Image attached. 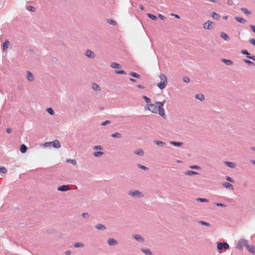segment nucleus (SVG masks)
<instances>
[{
  "instance_id": "nucleus-26",
  "label": "nucleus",
  "mask_w": 255,
  "mask_h": 255,
  "mask_svg": "<svg viewBox=\"0 0 255 255\" xmlns=\"http://www.w3.org/2000/svg\"><path fill=\"white\" fill-rule=\"evenodd\" d=\"M184 174L185 175L191 176V175H193L198 174V173H197V172L192 171V170H188V171H185L184 172Z\"/></svg>"
},
{
  "instance_id": "nucleus-56",
  "label": "nucleus",
  "mask_w": 255,
  "mask_h": 255,
  "mask_svg": "<svg viewBox=\"0 0 255 255\" xmlns=\"http://www.w3.org/2000/svg\"><path fill=\"white\" fill-rule=\"evenodd\" d=\"M93 149L95 150H98V149L101 150V149H102V147L100 145H95L93 147Z\"/></svg>"
},
{
  "instance_id": "nucleus-53",
  "label": "nucleus",
  "mask_w": 255,
  "mask_h": 255,
  "mask_svg": "<svg viewBox=\"0 0 255 255\" xmlns=\"http://www.w3.org/2000/svg\"><path fill=\"white\" fill-rule=\"evenodd\" d=\"M215 205L218 207H225L226 205L225 204L219 203H216Z\"/></svg>"
},
{
  "instance_id": "nucleus-38",
  "label": "nucleus",
  "mask_w": 255,
  "mask_h": 255,
  "mask_svg": "<svg viewBox=\"0 0 255 255\" xmlns=\"http://www.w3.org/2000/svg\"><path fill=\"white\" fill-rule=\"evenodd\" d=\"M147 15L148 17H149L150 18H151V19H153L154 20H156L157 19V17L155 15H154L151 13H147Z\"/></svg>"
},
{
  "instance_id": "nucleus-23",
  "label": "nucleus",
  "mask_w": 255,
  "mask_h": 255,
  "mask_svg": "<svg viewBox=\"0 0 255 255\" xmlns=\"http://www.w3.org/2000/svg\"><path fill=\"white\" fill-rule=\"evenodd\" d=\"M195 98L196 99L200 100V101H203L205 99V97L203 94H200L196 95Z\"/></svg>"
},
{
  "instance_id": "nucleus-41",
  "label": "nucleus",
  "mask_w": 255,
  "mask_h": 255,
  "mask_svg": "<svg viewBox=\"0 0 255 255\" xmlns=\"http://www.w3.org/2000/svg\"><path fill=\"white\" fill-rule=\"evenodd\" d=\"M198 223H199V224H200L202 225H204V226H210V224L209 223H207V222L203 221H199L198 222Z\"/></svg>"
},
{
  "instance_id": "nucleus-60",
  "label": "nucleus",
  "mask_w": 255,
  "mask_h": 255,
  "mask_svg": "<svg viewBox=\"0 0 255 255\" xmlns=\"http://www.w3.org/2000/svg\"><path fill=\"white\" fill-rule=\"evenodd\" d=\"M247 58L249 59H252L254 61H255V56H254V55L251 56L250 55V56H247Z\"/></svg>"
},
{
  "instance_id": "nucleus-1",
  "label": "nucleus",
  "mask_w": 255,
  "mask_h": 255,
  "mask_svg": "<svg viewBox=\"0 0 255 255\" xmlns=\"http://www.w3.org/2000/svg\"><path fill=\"white\" fill-rule=\"evenodd\" d=\"M160 82L158 83L157 86L161 90L165 88L167 84V78L164 74H160L159 76Z\"/></svg>"
},
{
  "instance_id": "nucleus-61",
  "label": "nucleus",
  "mask_w": 255,
  "mask_h": 255,
  "mask_svg": "<svg viewBox=\"0 0 255 255\" xmlns=\"http://www.w3.org/2000/svg\"><path fill=\"white\" fill-rule=\"evenodd\" d=\"M158 16L160 19H161L162 20H164L165 18V17L163 15H162L161 14H158Z\"/></svg>"
},
{
  "instance_id": "nucleus-48",
  "label": "nucleus",
  "mask_w": 255,
  "mask_h": 255,
  "mask_svg": "<svg viewBox=\"0 0 255 255\" xmlns=\"http://www.w3.org/2000/svg\"><path fill=\"white\" fill-rule=\"evenodd\" d=\"M241 53L244 55H246V57H247V56H250V53L247 50H241Z\"/></svg>"
},
{
  "instance_id": "nucleus-12",
  "label": "nucleus",
  "mask_w": 255,
  "mask_h": 255,
  "mask_svg": "<svg viewBox=\"0 0 255 255\" xmlns=\"http://www.w3.org/2000/svg\"><path fill=\"white\" fill-rule=\"evenodd\" d=\"M26 79L30 82H32L34 80L33 75L29 71H27L26 72Z\"/></svg>"
},
{
  "instance_id": "nucleus-52",
  "label": "nucleus",
  "mask_w": 255,
  "mask_h": 255,
  "mask_svg": "<svg viewBox=\"0 0 255 255\" xmlns=\"http://www.w3.org/2000/svg\"><path fill=\"white\" fill-rule=\"evenodd\" d=\"M190 168L194 169H200L201 168L198 165H191L190 166Z\"/></svg>"
},
{
  "instance_id": "nucleus-11",
  "label": "nucleus",
  "mask_w": 255,
  "mask_h": 255,
  "mask_svg": "<svg viewBox=\"0 0 255 255\" xmlns=\"http://www.w3.org/2000/svg\"><path fill=\"white\" fill-rule=\"evenodd\" d=\"M246 249L250 253L255 255V247L254 246L248 245Z\"/></svg>"
},
{
  "instance_id": "nucleus-40",
  "label": "nucleus",
  "mask_w": 255,
  "mask_h": 255,
  "mask_svg": "<svg viewBox=\"0 0 255 255\" xmlns=\"http://www.w3.org/2000/svg\"><path fill=\"white\" fill-rule=\"evenodd\" d=\"M107 22L110 23V24L113 25H116L117 22L116 21L112 19H107Z\"/></svg>"
},
{
  "instance_id": "nucleus-15",
  "label": "nucleus",
  "mask_w": 255,
  "mask_h": 255,
  "mask_svg": "<svg viewBox=\"0 0 255 255\" xmlns=\"http://www.w3.org/2000/svg\"><path fill=\"white\" fill-rule=\"evenodd\" d=\"M153 142L159 147H163L166 145L165 142L160 140H154Z\"/></svg>"
},
{
  "instance_id": "nucleus-50",
  "label": "nucleus",
  "mask_w": 255,
  "mask_h": 255,
  "mask_svg": "<svg viewBox=\"0 0 255 255\" xmlns=\"http://www.w3.org/2000/svg\"><path fill=\"white\" fill-rule=\"evenodd\" d=\"M115 73L116 74H126V72L123 70H115Z\"/></svg>"
},
{
  "instance_id": "nucleus-45",
  "label": "nucleus",
  "mask_w": 255,
  "mask_h": 255,
  "mask_svg": "<svg viewBox=\"0 0 255 255\" xmlns=\"http://www.w3.org/2000/svg\"><path fill=\"white\" fill-rule=\"evenodd\" d=\"M26 9L30 11H34L35 10V8L31 5L27 6Z\"/></svg>"
},
{
  "instance_id": "nucleus-6",
  "label": "nucleus",
  "mask_w": 255,
  "mask_h": 255,
  "mask_svg": "<svg viewBox=\"0 0 255 255\" xmlns=\"http://www.w3.org/2000/svg\"><path fill=\"white\" fill-rule=\"evenodd\" d=\"M214 24V23L210 20H208L206 22L204 23L203 24V27L205 29H210L212 28V25Z\"/></svg>"
},
{
  "instance_id": "nucleus-2",
  "label": "nucleus",
  "mask_w": 255,
  "mask_h": 255,
  "mask_svg": "<svg viewBox=\"0 0 255 255\" xmlns=\"http://www.w3.org/2000/svg\"><path fill=\"white\" fill-rule=\"evenodd\" d=\"M128 194L131 197L135 198H142L144 197V194L137 190H131L128 192Z\"/></svg>"
},
{
  "instance_id": "nucleus-64",
  "label": "nucleus",
  "mask_w": 255,
  "mask_h": 255,
  "mask_svg": "<svg viewBox=\"0 0 255 255\" xmlns=\"http://www.w3.org/2000/svg\"><path fill=\"white\" fill-rule=\"evenodd\" d=\"M139 7L142 10H144V7L143 5H142V4L139 5Z\"/></svg>"
},
{
  "instance_id": "nucleus-22",
  "label": "nucleus",
  "mask_w": 255,
  "mask_h": 255,
  "mask_svg": "<svg viewBox=\"0 0 255 255\" xmlns=\"http://www.w3.org/2000/svg\"><path fill=\"white\" fill-rule=\"evenodd\" d=\"M9 45V41L8 40H5V42L3 43L2 50L3 51L6 50L8 47Z\"/></svg>"
},
{
  "instance_id": "nucleus-44",
  "label": "nucleus",
  "mask_w": 255,
  "mask_h": 255,
  "mask_svg": "<svg viewBox=\"0 0 255 255\" xmlns=\"http://www.w3.org/2000/svg\"><path fill=\"white\" fill-rule=\"evenodd\" d=\"M196 200L197 201H199L200 202H208V200L205 198H197Z\"/></svg>"
},
{
  "instance_id": "nucleus-8",
  "label": "nucleus",
  "mask_w": 255,
  "mask_h": 255,
  "mask_svg": "<svg viewBox=\"0 0 255 255\" xmlns=\"http://www.w3.org/2000/svg\"><path fill=\"white\" fill-rule=\"evenodd\" d=\"M57 190L59 191L65 192L70 190V187L68 185H64L58 187Z\"/></svg>"
},
{
  "instance_id": "nucleus-18",
  "label": "nucleus",
  "mask_w": 255,
  "mask_h": 255,
  "mask_svg": "<svg viewBox=\"0 0 255 255\" xmlns=\"http://www.w3.org/2000/svg\"><path fill=\"white\" fill-rule=\"evenodd\" d=\"M141 251L146 255H153L152 252L148 249H141Z\"/></svg>"
},
{
  "instance_id": "nucleus-14",
  "label": "nucleus",
  "mask_w": 255,
  "mask_h": 255,
  "mask_svg": "<svg viewBox=\"0 0 255 255\" xmlns=\"http://www.w3.org/2000/svg\"><path fill=\"white\" fill-rule=\"evenodd\" d=\"M52 144L51 146H52L53 147L56 148H60L61 145L60 143L58 140H54L53 141H51Z\"/></svg>"
},
{
  "instance_id": "nucleus-43",
  "label": "nucleus",
  "mask_w": 255,
  "mask_h": 255,
  "mask_svg": "<svg viewBox=\"0 0 255 255\" xmlns=\"http://www.w3.org/2000/svg\"><path fill=\"white\" fill-rule=\"evenodd\" d=\"M137 167L141 169L144 170H147L148 169V168L147 167H146V166H145L144 165H141L140 164H137Z\"/></svg>"
},
{
  "instance_id": "nucleus-31",
  "label": "nucleus",
  "mask_w": 255,
  "mask_h": 255,
  "mask_svg": "<svg viewBox=\"0 0 255 255\" xmlns=\"http://www.w3.org/2000/svg\"><path fill=\"white\" fill-rule=\"evenodd\" d=\"M111 67L114 69H117L120 67V65L118 63L112 62L111 64Z\"/></svg>"
},
{
  "instance_id": "nucleus-3",
  "label": "nucleus",
  "mask_w": 255,
  "mask_h": 255,
  "mask_svg": "<svg viewBox=\"0 0 255 255\" xmlns=\"http://www.w3.org/2000/svg\"><path fill=\"white\" fill-rule=\"evenodd\" d=\"M249 242L248 240L245 239H241L238 241L236 248L241 251H243V247L247 248Z\"/></svg>"
},
{
  "instance_id": "nucleus-5",
  "label": "nucleus",
  "mask_w": 255,
  "mask_h": 255,
  "mask_svg": "<svg viewBox=\"0 0 255 255\" xmlns=\"http://www.w3.org/2000/svg\"><path fill=\"white\" fill-rule=\"evenodd\" d=\"M217 248L218 250H222L223 249H228L229 248V244L226 242H219L217 243Z\"/></svg>"
},
{
  "instance_id": "nucleus-51",
  "label": "nucleus",
  "mask_w": 255,
  "mask_h": 255,
  "mask_svg": "<svg viewBox=\"0 0 255 255\" xmlns=\"http://www.w3.org/2000/svg\"><path fill=\"white\" fill-rule=\"evenodd\" d=\"M82 216L84 218L87 219L90 217L89 214L88 213H83Z\"/></svg>"
},
{
  "instance_id": "nucleus-37",
  "label": "nucleus",
  "mask_w": 255,
  "mask_h": 255,
  "mask_svg": "<svg viewBox=\"0 0 255 255\" xmlns=\"http://www.w3.org/2000/svg\"><path fill=\"white\" fill-rule=\"evenodd\" d=\"M112 137L114 138H120L122 136V135L119 132H116L112 134L111 135Z\"/></svg>"
},
{
  "instance_id": "nucleus-25",
  "label": "nucleus",
  "mask_w": 255,
  "mask_h": 255,
  "mask_svg": "<svg viewBox=\"0 0 255 255\" xmlns=\"http://www.w3.org/2000/svg\"><path fill=\"white\" fill-rule=\"evenodd\" d=\"M165 102H166V101H165V99H164L161 102H159V101L158 102H155V103H156V104L158 105L157 108H163V106L165 104Z\"/></svg>"
},
{
  "instance_id": "nucleus-4",
  "label": "nucleus",
  "mask_w": 255,
  "mask_h": 255,
  "mask_svg": "<svg viewBox=\"0 0 255 255\" xmlns=\"http://www.w3.org/2000/svg\"><path fill=\"white\" fill-rule=\"evenodd\" d=\"M145 109L148 110L153 113H158L157 106L153 104H147L145 106Z\"/></svg>"
},
{
  "instance_id": "nucleus-62",
  "label": "nucleus",
  "mask_w": 255,
  "mask_h": 255,
  "mask_svg": "<svg viewBox=\"0 0 255 255\" xmlns=\"http://www.w3.org/2000/svg\"><path fill=\"white\" fill-rule=\"evenodd\" d=\"M250 27L251 28V29L252 30V31L255 33V25H250Z\"/></svg>"
},
{
  "instance_id": "nucleus-58",
  "label": "nucleus",
  "mask_w": 255,
  "mask_h": 255,
  "mask_svg": "<svg viewBox=\"0 0 255 255\" xmlns=\"http://www.w3.org/2000/svg\"><path fill=\"white\" fill-rule=\"evenodd\" d=\"M226 180L230 182H234V180L229 176H226Z\"/></svg>"
},
{
  "instance_id": "nucleus-24",
  "label": "nucleus",
  "mask_w": 255,
  "mask_h": 255,
  "mask_svg": "<svg viewBox=\"0 0 255 255\" xmlns=\"http://www.w3.org/2000/svg\"><path fill=\"white\" fill-rule=\"evenodd\" d=\"M170 144L176 146H180L183 144V143L179 141H171Z\"/></svg>"
},
{
  "instance_id": "nucleus-9",
  "label": "nucleus",
  "mask_w": 255,
  "mask_h": 255,
  "mask_svg": "<svg viewBox=\"0 0 255 255\" xmlns=\"http://www.w3.org/2000/svg\"><path fill=\"white\" fill-rule=\"evenodd\" d=\"M85 54L87 57L90 58H94L95 57V53L90 49L86 50Z\"/></svg>"
},
{
  "instance_id": "nucleus-46",
  "label": "nucleus",
  "mask_w": 255,
  "mask_h": 255,
  "mask_svg": "<svg viewBox=\"0 0 255 255\" xmlns=\"http://www.w3.org/2000/svg\"><path fill=\"white\" fill-rule=\"evenodd\" d=\"M7 169L5 167L3 166H0V172L5 173L7 172Z\"/></svg>"
},
{
  "instance_id": "nucleus-30",
  "label": "nucleus",
  "mask_w": 255,
  "mask_h": 255,
  "mask_svg": "<svg viewBox=\"0 0 255 255\" xmlns=\"http://www.w3.org/2000/svg\"><path fill=\"white\" fill-rule=\"evenodd\" d=\"M225 164L228 166V167H230V168H234L236 166V164L233 163V162H229V161H225Z\"/></svg>"
},
{
  "instance_id": "nucleus-27",
  "label": "nucleus",
  "mask_w": 255,
  "mask_h": 255,
  "mask_svg": "<svg viewBox=\"0 0 255 255\" xmlns=\"http://www.w3.org/2000/svg\"><path fill=\"white\" fill-rule=\"evenodd\" d=\"M27 148L25 144H22V145H20V151L21 153H24L26 152L27 151Z\"/></svg>"
},
{
  "instance_id": "nucleus-28",
  "label": "nucleus",
  "mask_w": 255,
  "mask_h": 255,
  "mask_svg": "<svg viewBox=\"0 0 255 255\" xmlns=\"http://www.w3.org/2000/svg\"><path fill=\"white\" fill-rule=\"evenodd\" d=\"M235 19L238 22H239L240 23H245L246 22V20L245 19H244L242 17H240V16H236V17H235Z\"/></svg>"
},
{
  "instance_id": "nucleus-13",
  "label": "nucleus",
  "mask_w": 255,
  "mask_h": 255,
  "mask_svg": "<svg viewBox=\"0 0 255 255\" xmlns=\"http://www.w3.org/2000/svg\"><path fill=\"white\" fill-rule=\"evenodd\" d=\"M158 113L160 116L163 117L164 119L166 118V115L165 114V111L163 108H158Z\"/></svg>"
},
{
  "instance_id": "nucleus-47",
  "label": "nucleus",
  "mask_w": 255,
  "mask_h": 255,
  "mask_svg": "<svg viewBox=\"0 0 255 255\" xmlns=\"http://www.w3.org/2000/svg\"><path fill=\"white\" fill-rule=\"evenodd\" d=\"M74 246L75 248L82 247L84 246V245L81 243L77 242L74 244Z\"/></svg>"
},
{
  "instance_id": "nucleus-57",
  "label": "nucleus",
  "mask_w": 255,
  "mask_h": 255,
  "mask_svg": "<svg viewBox=\"0 0 255 255\" xmlns=\"http://www.w3.org/2000/svg\"><path fill=\"white\" fill-rule=\"evenodd\" d=\"M183 80L186 83H189L190 81V79L188 77L185 76L183 77Z\"/></svg>"
},
{
  "instance_id": "nucleus-36",
  "label": "nucleus",
  "mask_w": 255,
  "mask_h": 255,
  "mask_svg": "<svg viewBox=\"0 0 255 255\" xmlns=\"http://www.w3.org/2000/svg\"><path fill=\"white\" fill-rule=\"evenodd\" d=\"M212 17L215 19L218 20L220 18V15L215 12H213L212 13Z\"/></svg>"
},
{
  "instance_id": "nucleus-59",
  "label": "nucleus",
  "mask_w": 255,
  "mask_h": 255,
  "mask_svg": "<svg viewBox=\"0 0 255 255\" xmlns=\"http://www.w3.org/2000/svg\"><path fill=\"white\" fill-rule=\"evenodd\" d=\"M52 143L51 142H46L44 143V146L45 147H47L48 146H51Z\"/></svg>"
},
{
  "instance_id": "nucleus-55",
  "label": "nucleus",
  "mask_w": 255,
  "mask_h": 255,
  "mask_svg": "<svg viewBox=\"0 0 255 255\" xmlns=\"http://www.w3.org/2000/svg\"><path fill=\"white\" fill-rule=\"evenodd\" d=\"M111 123V121H109V120H107V121H105V122H103L101 124L102 126H106L108 124H109Z\"/></svg>"
},
{
  "instance_id": "nucleus-19",
  "label": "nucleus",
  "mask_w": 255,
  "mask_h": 255,
  "mask_svg": "<svg viewBox=\"0 0 255 255\" xmlns=\"http://www.w3.org/2000/svg\"><path fill=\"white\" fill-rule=\"evenodd\" d=\"M95 228L99 230H105L106 229V226L101 224H97L96 226H95Z\"/></svg>"
},
{
  "instance_id": "nucleus-49",
  "label": "nucleus",
  "mask_w": 255,
  "mask_h": 255,
  "mask_svg": "<svg viewBox=\"0 0 255 255\" xmlns=\"http://www.w3.org/2000/svg\"><path fill=\"white\" fill-rule=\"evenodd\" d=\"M67 162L70 163L74 165H75L77 163L76 160H75V159H69L67 160Z\"/></svg>"
},
{
  "instance_id": "nucleus-54",
  "label": "nucleus",
  "mask_w": 255,
  "mask_h": 255,
  "mask_svg": "<svg viewBox=\"0 0 255 255\" xmlns=\"http://www.w3.org/2000/svg\"><path fill=\"white\" fill-rule=\"evenodd\" d=\"M249 42L252 45L255 46V38H251L249 40Z\"/></svg>"
},
{
  "instance_id": "nucleus-7",
  "label": "nucleus",
  "mask_w": 255,
  "mask_h": 255,
  "mask_svg": "<svg viewBox=\"0 0 255 255\" xmlns=\"http://www.w3.org/2000/svg\"><path fill=\"white\" fill-rule=\"evenodd\" d=\"M107 242L110 246H116L118 244V242L116 240L112 238L108 239Z\"/></svg>"
},
{
  "instance_id": "nucleus-20",
  "label": "nucleus",
  "mask_w": 255,
  "mask_h": 255,
  "mask_svg": "<svg viewBox=\"0 0 255 255\" xmlns=\"http://www.w3.org/2000/svg\"><path fill=\"white\" fill-rule=\"evenodd\" d=\"M222 185L223 186H224L225 188L229 189H233V186L230 183L225 182L222 183Z\"/></svg>"
},
{
  "instance_id": "nucleus-39",
  "label": "nucleus",
  "mask_w": 255,
  "mask_h": 255,
  "mask_svg": "<svg viewBox=\"0 0 255 255\" xmlns=\"http://www.w3.org/2000/svg\"><path fill=\"white\" fill-rule=\"evenodd\" d=\"M46 111L51 115H54L55 113L52 108H48Z\"/></svg>"
},
{
  "instance_id": "nucleus-21",
  "label": "nucleus",
  "mask_w": 255,
  "mask_h": 255,
  "mask_svg": "<svg viewBox=\"0 0 255 255\" xmlns=\"http://www.w3.org/2000/svg\"><path fill=\"white\" fill-rule=\"evenodd\" d=\"M220 36L222 38L224 39L225 40L228 41L230 40V37L224 32H221Z\"/></svg>"
},
{
  "instance_id": "nucleus-32",
  "label": "nucleus",
  "mask_w": 255,
  "mask_h": 255,
  "mask_svg": "<svg viewBox=\"0 0 255 255\" xmlns=\"http://www.w3.org/2000/svg\"><path fill=\"white\" fill-rule=\"evenodd\" d=\"M240 9L242 11H243L244 13L246 14L247 15H250L251 14V12L250 10H248V9L246 8L242 7Z\"/></svg>"
},
{
  "instance_id": "nucleus-35",
  "label": "nucleus",
  "mask_w": 255,
  "mask_h": 255,
  "mask_svg": "<svg viewBox=\"0 0 255 255\" xmlns=\"http://www.w3.org/2000/svg\"><path fill=\"white\" fill-rule=\"evenodd\" d=\"M103 154L104 152L102 151H95L93 153V155L95 157H99L102 155Z\"/></svg>"
},
{
  "instance_id": "nucleus-42",
  "label": "nucleus",
  "mask_w": 255,
  "mask_h": 255,
  "mask_svg": "<svg viewBox=\"0 0 255 255\" xmlns=\"http://www.w3.org/2000/svg\"><path fill=\"white\" fill-rule=\"evenodd\" d=\"M142 98L143 99L147 104L150 103L151 102V99L145 96H142Z\"/></svg>"
},
{
  "instance_id": "nucleus-33",
  "label": "nucleus",
  "mask_w": 255,
  "mask_h": 255,
  "mask_svg": "<svg viewBox=\"0 0 255 255\" xmlns=\"http://www.w3.org/2000/svg\"><path fill=\"white\" fill-rule=\"evenodd\" d=\"M243 61H244L245 63L248 64V65H250V66H255V63H254L253 62H252V61H250V60H248V59H244V60H243Z\"/></svg>"
},
{
  "instance_id": "nucleus-34",
  "label": "nucleus",
  "mask_w": 255,
  "mask_h": 255,
  "mask_svg": "<svg viewBox=\"0 0 255 255\" xmlns=\"http://www.w3.org/2000/svg\"><path fill=\"white\" fill-rule=\"evenodd\" d=\"M129 75L130 76H131L132 77L136 78H140V76L139 74H138L134 72H131L130 73Z\"/></svg>"
},
{
  "instance_id": "nucleus-10",
  "label": "nucleus",
  "mask_w": 255,
  "mask_h": 255,
  "mask_svg": "<svg viewBox=\"0 0 255 255\" xmlns=\"http://www.w3.org/2000/svg\"><path fill=\"white\" fill-rule=\"evenodd\" d=\"M132 237L137 241H139L141 243H143L144 241V239L142 237L138 234H133L132 235Z\"/></svg>"
},
{
  "instance_id": "nucleus-29",
  "label": "nucleus",
  "mask_w": 255,
  "mask_h": 255,
  "mask_svg": "<svg viewBox=\"0 0 255 255\" xmlns=\"http://www.w3.org/2000/svg\"><path fill=\"white\" fill-rule=\"evenodd\" d=\"M92 89L97 91H100L101 90V88L100 86L96 83H93L92 84Z\"/></svg>"
},
{
  "instance_id": "nucleus-63",
  "label": "nucleus",
  "mask_w": 255,
  "mask_h": 255,
  "mask_svg": "<svg viewBox=\"0 0 255 255\" xmlns=\"http://www.w3.org/2000/svg\"><path fill=\"white\" fill-rule=\"evenodd\" d=\"M171 15H172V16H174V17H176V18H180L178 14H177L172 13V14H171Z\"/></svg>"
},
{
  "instance_id": "nucleus-17",
  "label": "nucleus",
  "mask_w": 255,
  "mask_h": 255,
  "mask_svg": "<svg viewBox=\"0 0 255 255\" xmlns=\"http://www.w3.org/2000/svg\"><path fill=\"white\" fill-rule=\"evenodd\" d=\"M221 61L224 63L226 65L230 66L232 65L233 64V62L232 60L226 59H221Z\"/></svg>"
},
{
  "instance_id": "nucleus-16",
  "label": "nucleus",
  "mask_w": 255,
  "mask_h": 255,
  "mask_svg": "<svg viewBox=\"0 0 255 255\" xmlns=\"http://www.w3.org/2000/svg\"><path fill=\"white\" fill-rule=\"evenodd\" d=\"M134 153L140 156H142L144 154V151L142 149L139 148L138 149L134 151Z\"/></svg>"
}]
</instances>
